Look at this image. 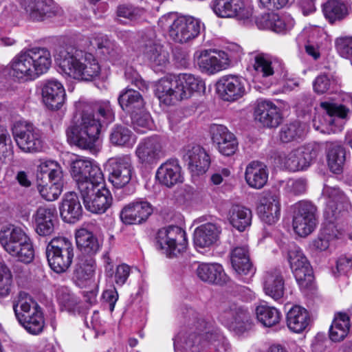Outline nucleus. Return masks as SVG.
<instances>
[{
	"label": "nucleus",
	"instance_id": "nucleus-11",
	"mask_svg": "<svg viewBox=\"0 0 352 352\" xmlns=\"http://www.w3.org/2000/svg\"><path fill=\"white\" fill-rule=\"evenodd\" d=\"M104 182L81 186L79 190L85 208L92 213H104L112 204L110 191L104 186Z\"/></svg>",
	"mask_w": 352,
	"mask_h": 352
},
{
	"label": "nucleus",
	"instance_id": "nucleus-27",
	"mask_svg": "<svg viewBox=\"0 0 352 352\" xmlns=\"http://www.w3.org/2000/svg\"><path fill=\"white\" fill-rule=\"evenodd\" d=\"M21 3L32 21H43L58 12L53 0H21Z\"/></svg>",
	"mask_w": 352,
	"mask_h": 352
},
{
	"label": "nucleus",
	"instance_id": "nucleus-35",
	"mask_svg": "<svg viewBox=\"0 0 352 352\" xmlns=\"http://www.w3.org/2000/svg\"><path fill=\"white\" fill-rule=\"evenodd\" d=\"M221 233L220 227L208 223L197 227L194 232L193 241L197 248H209L217 243Z\"/></svg>",
	"mask_w": 352,
	"mask_h": 352
},
{
	"label": "nucleus",
	"instance_id": "nucleus-61",
	"mask_svg": "<svg viewBox=\"0 0 352 352\" xmlns=\"http://www.w3.org/2000/svg\"><path fill=\"white\" fill-rule=\"evenodd\" d=\"M134 129L144 133L145 129L150 127L151 116L144 109L129 113Z\"/></svg>",
	"mask_w": 352,
	"mask_h": 352
},
{
	"label": "nucleus",
	"instance_id": "nucleus-30",
	"mask_svg": "<svg viewBox=\"0 0 352 352\" xmlns=\"http://www.w3.org/2000/svg\"><path fill=\"white\" fill-rule=\"evenodd\" d=\"M263 289L266 295L275 300L284 296V278L280 268H272L265 271L263 276Z\"/></svg>",
	"mask_w": 352,
	"mask_h": 352
},
{
	"label": "nucleus",
	"instance_id": "nucleus-60",
	"mask_svg": "<svg viewBox=\"0 0 352 352\" xmlns=\"http://www.w3.org/2000/svg\"><path fill=\"white\" fill-rule=\"evenodd\" d=\"M302 37H307L308 44H323V43L331 42V38L328 34L321 29L318 28H309L303 30Z\"/></svg>",
	"mask_w": 352,
	"mask_h": 352
},
{
	"label": "nucleus",
	"instance_id": "nucleus-62",
	"mask_svg": "<svg viewBox=\"0 0 352 352\" xmlns=\"http://www.w3.org/2000/svg\"><path fill=\"white\" fill-rule=\"evenodd\" d=\"M221 54L228 69L241 60L243 52L240 45H232L226 50H221Z\"/></svg>",
	"mask_w": 352,
	"mask_h": 352
},
{
	"label": "nucleus",
	"instance_id": "nucleus-15",
	"mask_svg": "<svg viewBox=\"0 0 352 352\" xmlns=\"http://www.w3.org/2000/svg\"><path fill=\"white\" fill-rule=\"evenodd\" d=\"M14 138L19 148L26 153H36L43 148L41 131L30 123H19L12 131Z\"/></svg>",
	"mask_w": 352,
	"mask_h": 352
},
{
	"label": "nucleus",
	"instance_id": "nucleus-55",
	"mask_svg": "<svg viewBox=\"0 0 352 352\" xmlns=\"http://www.w3.org/2000/svg\"><path fill=\"white\" fill-rule=\"evenodd\" d=\"M63 184L60 181H49L43 184H38L37 188L41 196L47 201H53L58 198L62 192Z\"/></svg>",
	"mask_w": 352,
	"mask_h": 352
},
{
	"label": "nucleus",
	"instance_id": "nucleus-46",
	"mask_svg": "<svg viewBox=\"0 0 352 352\" xmlns=\"http://www.w3.org/2000/svg\"><path fill=\"white\" fill-rule=\"evenodd\" d=\"M257 320L265 327H270L277 324L282 317L281 313L274 307L265 302L258 305L255 309Z\"/></svg>",
	"mask_w": 352,
	"mask_h": 352
},
{
	"label": "nucleus",
	"instance_id": "nucleus-43",
	"mask_svg": "<svg viewBox=\"0 0 352 352\" xmlns=\"http://www.w3.org/2000/svg\"><path fill=\"white\" fill-rule=\"evenodd\" d=\"M347 201L345 196L338 190H331L324 210V214L331 221L339 217L340 213L347 208Z\"/></svg>",
	"mask_w": 352,
	"mask_h": 352
},
{
	"label": "nucleus",
	"instance_id": "nucleus-42",
	"mask_svg": "<svg viewBox=\"0 0 352 352\" xmlns=\"http://www.w3.org/2000/svg\"><path fill=\"white\" fill-rule=\"evenodd\" d=\"M228 219L234 228L243 232L251 224L252 211L243 206L233 205L229 210Z\"/></svg>",
	"mask_w": 352,
	"mask_h": 352
},
{
	"label": "nucleus",
	"instance_id": "nucleus-32",
	"mask_svg": "<svg viewBox=\"0 0 352 352\" xmlns=\"http://www.w3.org/2000/svg\"><path fill=\"white\" fill-rule=\"evenodd\" d=\"M36 232L40 236H48L54 231L56 209L40 206L33 214Z\"/></svg>",
	"mask_w": 352,
	"mask_h": 352
},
{
	"label": "nucleus",
	"instance_id": "nucleus-13",
	"mask_svg": "<svg viewBox=\"0 0 352 352\" xmlns=\"http://www.w3.org/2000/svg\"><path fill=\"white\" fill-rule=\"evenodd\" d=\"M70 172L76 182L78 190L81 186H88L92 183L104 182V175L100 166L86 157H76L70 164Z\"/></svg>",
	"mask_w": 352,
	"mask_h": 352
},
{
	"label": "nucleus",
	"instance_id": "nucleus-6",
	"mask_svg": "<svg viewBox=\"0 0 352 352\" xmlns=\"http://www.w3.org/2000/svg\"><path fill=\"white\" fill-rule=\"evenodd\" d=\"M158 25L168 31V36L174 42L184 44L192 42L200 34V21L191 16H178L168 13L158 21Z\"/></svg>",
	"mask_w": 352,
	"mask_h": 352
},
{
	"label": "nucleus",
	"instance_id": "nucleus-45",
	"mask_svg": "<svg viewBox=\"0 0 352 352\" xmlns=\"http://www.w3.org/2000/svg\"><path fill=\"white\" fill-rule=\"evenodd\" d=\"M109 140L114 146L131 148L136 142V137L128 127L117 124L111 129Z\"/></svg>",
	"mask_w": 352,
	"mask_h": 352
},
{
	"label": "nucleus",
	"instance_id": "nucleus-34",
	"mask_svg": "<svg viewBox=\"0 0 352 352\" xmlns=\"http://www.w3.org/2000/svg\"><path fill=\"white\" fill-rule=\"evenodd\" d=\"M60 214L63 220L69 223H74L81 219L82 207L75 192L65 194L60 207Z\"/></svg>",
	"mask_w": 352,
	"mask_h": 352
},
{
	"label": "nucleus",
	"instance_id": "nucleus-25",
	"mask_svg": "<svg viewBox=\"0 0 352 352\" xmlns=\"http://www.w3.org/2000/svg\"><path fill=\"white\" fill-rule=\"evenodd\" d=\"M230 261L233 270L245 282L254 275L256 268L250 261L247 246L234 248L230 252Z\"/></svg>",
	"mask_w": 352,
	"mask_h": 352
},
{
	"label": "nucleus",
	"instance_id": "nucleus-17",
	"mask_svg": "<svg viewBox=\"0 0 352 352\" xmlns=\"http://www.w3.org/2000/svg\"><path fill=\"white\" fill-rule=\"evenodd\" d=\"M135 155L139 163L153 165L164 156V143L162 138L153 135L142 140L135 149Z\"/></svg>",
	"mask_w": 352,
	"mask_h": 352
},
{
	"label": "nucleus",
	"instance_id": "nucleus-52",
	"mask_svg": "<svg viewBox=\"0 0 352 352\" xmlns=\"http://www.w3.org/2000/svg\"><path fill=\"white\" fill-rule=\"evenodd\" d=\"M144 56L153 67H165L169 63V52L164 45H145Z\"/></svg>",
	"mask_w": 352,
	"mask_h": 352
},
{
	"label": "nucleus",
	"instance_id": "nucleus-58",
	"mask_svg": "<svg viewBox=\"0 0 352 352\" xmlns=\"http://www.w3.org/2000/svg\"><path fill=\"white\" fill-rule=\"evenodd\" d=\"M56 298L58 303L67 311H74L78 304L76 298L67 287H59L56 289Z\"/></svg>",
	"mask_w": 352,
	"mask_h": 352
},
{
	"label": "nucleus",
	"instance_id": "nucleus-57",
	"mask_svg": "<svg viewBox=\"0 0 352 352\" xmlns=\"http://www.w3.org/2000/svg\"><path fill=\"white\" fill-rule=\"evenodd\" d=\"M302 135L303 130L297 121L283 125L279 132L280 140L285 143L296 140Z\"/></svg>",
	"mask_w": 352,
	"mask_h": 352
},
{
	"label": "nucleus",
	"instance_id": "nucleus-5",
	"mask_svg": "<svg viewBox=\"0 0 352 352\" xmlns=\"http://www.w3.org/2000/svg\"><path fill=\"white\" fill-rule=\"evenodd\" d=\"M184 318L187 320L188 324L192 325L198 333H190L182 344L185 345L186 342L189 340L192 341V336L195 335L197 338H193L195 344L199 346L201 339L204 338L206 341L213 345L216 352H231V346L227 339L220 333L219 329H214L210 324H208L203 318L199 317L198 313L191 307H186L183 312ZM182 338L181 333H179Z\"/></svg>",
	"mask_w": 352,
	"mask_h": 352
},
{
	"label": "nucleus",
	"instance_id": "nucleus-21",
	"mask_svg": "<svg viewBox=\"0 0 352 352\" xmlns=\"http://www.w3.org/2000/svg\"><path fill=\"white\" fill-rule=\"evenodd\" d=\"M217 91L226 101H235L245 94V80L235 75L222 76L217 82Z\"/></svg>",
	"mask_w": 352,
	"mask_h": 352
},
{
	"label": "nucleus",
	"instance_id": "nucleus-36",
	"mask_svg": "<svg viewBox=\"0 0 352 352\" xmlns=\"http://www.w3.org/2000/svg\"><path fill=\"white\" fill-rule=\"evenodd\" d=\"M118 102L120 108L128 114L140 111L144 107V100L142 94L128 87L120 92Z\"/></svg>",
	"mask_w": 352,
	"mask_h": 352
},
{
	"label": "nucleus",
	"instance_id": "nucleus-18",
	"mask_svg": "<svg viewBox=\"0 0 352 352\" xmlns=\"http://www.w3.org/2000/svg\"><path fill=\"white\" fill-rule=\"evenodd\" d=\"M320 107L327 113L328 118L326 122L331 128L329 129L323 124L321 126L317 125V120L314 118L313 122L316 130L320 131L321 133H329V131L333 133L340 131L343 128V120L346 118L349 113V109L333 100L321 102Z\"/></svg>",
	"mask_w": 352,
	"mask_h": 352
},
{
	"label": "nucleus",
	"instance_id": "nucleus-53",
	"mask_svg": "<svg viewBox=\"0 0 352 352\" xmlns=\"http://www.w3.org/2000/svg\"><path fill=\"white\" fill-rule=\"evenodd\" d=\"M95 269L96 263L91 257L78 258L74 271V277L80 281L89 280L94 276Z\"/></svg>",
	"mask_w": 352,
	"mask_h": 352
},
{
	"label": "nucleus",
	"instance_id": "nucleus-40",
	"mask_svg": "<svg viewBox=\"0 0 352 352\" xmlns=\"http://www.w3.org/2000/svg\"><path fill=\"white\" fill-rule=\"evenodd\" d=\"M254 69L256 74L262 77L272 76L282 67L280 60L267 54L258 53L254 56Z\"/></svg>",
	"mask_w": 352,
	"mask_h": 352
},
{
	"label": "nucleus",
	"instance_id": "nucleus-20",
	"mask_svg": "<svg viewBox=\"0 0 352 352\" xmlns=\"http://www.w3.org/2000/svg\"><path fill=\"white\" fill-rule=\"evenodd\" d=\"M183 160L187 163L189 170L195 175L205 173L210 164V157L200 145L190 144L182 151Z\"/></svg>",
	"mask_w": 352,
	"mask_h": 352
},
{
	"label": "nucleus",
	"instance_id": "nucleus-12",
	"mask_svg": "<svg viewBox=\"0 0 352 352\" xmlns=\"http://www.w3.org/2000/svg\"><path fill=\"white\" fill-rule=\"evenodd\" d=\"M156 241L157 248L170 258L184 252L188 245L186 232L178 226L160 229Z\"/></svg>",
	"mask_w": 352,
	"mask_h": 352
},
{
	"label": "nucleus",
	"instance_id": "nucleus-64",
	"mask_svg": "<svg viewBox=\"0 0 352 352\" xmlns=\"http://www.w3.org/2000/svg\"><path fill=\"white\" fill-rule=\"evenodd\" d=\"M307 188V181L305 178L289 179L285 189L287 192L294 195H300L304 194Z\"/></svg>",
	"mask_w": 352,
	"mask_h": 352
},
{
	"label": "nucleus",
	"instance_id": "nucleus-10",
	"mask_svg": "<svg viewBox=\"0 0 352 352\" xmlns=\"http://www.w3.org/2000/svg\"><path fill=\"white\" fill-rule=\"evenodd\" d=\"M74 256V245L65 237H54L47 244L46 256L50 268L58 274L65 272Z\"/></svg>",
	"mask_w": 352,
	"mask_h": 352
},
{
	"label": "nucleus",
	"instance_id": "nucleus-47",
	"mask_svg": "<svg viewBox=\"0 0 352 352\" xmlns=\"http://www.w3.org/2000/svg\"><path fill=\"white\" fill-rule=\"evenodd\" d=\"M322 11L325 18L331 23L342 20L349 14L347 5L340 0L327 1L323 5Z\"/></svg>",
	"mask_w": 352,
	"mask_h": 352
},
{
	"label": "nucleus",
	"instance_id": "nucleus-50",
	"mask_svg": "<svg viewBox=\"0 0 352 352\" xmlns=\"http://www.w3.org/2000/svg\"><path fill=\"white\" fill-rule=\"evenodd\" d=\"M91 108L96 119L100 120V124L107 125L115 120V112L109 100L98 101L91 105H85Z\"/></svg>",
	"mask_w": 352,
	"mask_h": 352
},
{
	"label": "nucleus",
	"instance_id": "nucleus-28",
	"mask_svg": "<svg viewBox=\"0 0 352 352\" xmlns=\"http://www.w3.org/2000/svg\"><path fill=\"white\" fill-rule=\"evenodd\" d=\"M42 96L46 106L52 109H59L65 100V91L60 82L56 79L47 80L42 87Z\"/></svg>",
	"mask_w": 352,
	"mask_h": 352
},
{
	"label": "nucleus",
	"instance_id": "nucleus-23",
	"mask_svg": "<svg viewBox=\"0 0 352 352\" xmlns=\"http://www.w3.org/2000/svg\"><path fill=\"white\" fill-rule=\"evenodd\" d=\"M152 213L151 204L140 200L126 205L120 212V218L125 225H137L145 222Z\"/></svg>",
	"mask_w": 352,
	"mask_h": 352
},
{
	"label": "nucleus",
	"instance_id": "nucleus-49",
	"mask_svg": "<svg viewBox=\"0 0 352 352\" xmlns=\"http://www.w3.org/2000/svg\"><path fill=\"white\" fill-rule=\"evenodd\" d=\"M350 328L349 316L339 313L334 318L329 329V338L333 342L342 340L348 334Z\"/></svg>",
	"mask_w": 352,
	"mask_h": 352
},
{
	"label": "nucleus",
	"instance_id": "nucleus-4",
	"mask_svg": "<svg viewBox=\"0 0 352 352\" xmlns=\"http://www.w3.org/2000/svg\"><path fill=\"white\" fill-rule=\"evenodd\" d=\"M102 124L91 108L83 107L80 118L67 130L68 138L83 149H92L98 140Z\"/></svg>",
	"mask_w": 352,
	"mask_h": 352
},
{
	"label": "nucleus",
	"instance_id": "nucleus-19",
	"mask_svg": "<svg viewBox=\"0 0 352 352\" xmlns=\"http://www.w3.org/2000/svg\"><path fill=\"white\" fill-rule=\"evenodd\" d=\"M109 180L117 188L126 186L131 179L133 166L128 155L112 157L108 160Z\"/></svg>",
	"mask_w": 352,
	"mask_h": 352
},
{
	"label": "nucleus",
	"instance_id": "nucleus-37",
	"mask_svg": "<svg viewBox=\"0 0 352 352\" xmlns=\"http://www.w3.org/2000/svg\"><path fill=\"white\" fill-rule=\"evenodd\" d=\"M198 277L209 283L223 285L228 280L222 265L218 263H202L197 269Z\"/></svg>",
	"mask_w": 352,
	"mask_h": 352
},
{
	"label": "nucleus",
	"instance_id": "nucleus-59",
	"mask_svg": "<svg viewBox=\"0 0 352 352\" xmlns=\"http://www.w3.org/2000/svg\"><path fill=\"white\" fill-rule=\"evenodd\" d=\"M12 285V272L3 261H0V298L10 294Z\"/></svg>",
	"mask_w": 352,
	"mask_h": 352
},
{
	"label": "nucleus",
	"instance_id": "nucleus-41",
	"mask_svg": "<svg viewBox=\"0 0 352 352\" xmlns=\"http://www.w3.org/2000/svg\"><path fill=\"white\" fill-rule=\"evenodd\" d=\"M287 325L295 333L303 331L310 322L309 314L305 308L295 305L287 314Z\"/></svg>",
	"mask_w": 352,
	"mask_h": 352
},
{
	"label": "nucleus",
	"instance_id": "nucleus-54",
	"mask_svg": "<svg viewBox=\"0 0 352 352\" xmlns=\"http://www.w3.org/2000/svg\"><path fill=\"white\" fill-rule=\"evenodd\" d=\"M25 232L19 227L9 226L0 231V243L3 249L8 252L14 250V244L16 240L22 236Z\"/></svg>",
	"mask_w": 352,
	"mask_h": 352
},
{
	"label": "nucleus",
	"instance_id": "nucleus-24",
	"mask_svg": "<svg viewBox=\"0 0 352 352\" xmlns=\"http://www.w3.org/2000/svg\"><path fill=\"white\" fill-rule=\"evenodd\" d=\"M210 6L219 17L248 19L251 16L250 10L243 0H212Z\"/></svg>",
	"mask_w": 352,
	"mask_h": 352
},
{
	"label": "nucleus",
	"instance_id": "nucleus-63",
	"mask_svg": "<svg viewBox=\"0 0 352 352\" xmlns=\"http://www.w3.org/2000/svg\"><path fill=\"white\" fill-rule=\"evenodd\" d=\"M224 140L218 143L216 146L220 153L230 156L235 153L238 148V142L234 135H228Z\"/></svg>",
	"mask_w": 352,
	"mask_h": 352
},
{
	"label": "nucleus",
	"instance_id": "nucleus-14",
	"mask_svg": "<svg viewBox=\"0 0 352 352\" xmlns=\"http://www.w3.org/2000/svg\"><path fill=\"white\" fill-rule=\"evenodd\" d=\"M316 206L311 201L302 200L294 205L293 228L297 234L306 236L316 228Z\"/></svg>",
	"mask_w": 352,
	"mask_h": 352
},
{
	"label": "nucleus",
	"instance_id": "nucleus-56",
	"mask_svg": "<svg viewBox=\"0 0 352 352\" xmlns=\"http://www.w3.org/2000/svg\"><path fill=\"white\" fill-rule=\"evenodd\" d=\"M38 170L42 178L47 177L49 181H60L63 177V172L60 166L54 160H45L42 162Z\"/></svg>",
	"mask_w": 352,
	"mask_h": 352
},
{
	"label": "nucleus",
	"instance_id": "nucleus-16",
	"mask_svg": "<svg viewBox=\"0 0 352 352\" xmlns=\"http://www.w3.org/2000/svg\"><path fill=\"white\" fill-rule=\"evenodd\" d=\"M290 267L301 289L308 288L314 280L312 268L302 250L293 245L288 251Z\"/></svg>",
	"mask_w": 352,
	"mask_h": 352
},
{
	"label": "nucleus",
	"instance_id": "nucleus-2",
	"mask_svg": "<svg viewBox=\"0 0 352 352\" xmlns=\"http://www.w3.org/2000/svg\"><path fill=\"white\" fill-rule=\"evenodd\" d=\"M51 64L50 52L45 47H36L17 54L3 70L15 80L27 82L46 73Z\"/></svg>",
	"mask_w": 352,
	"mask_h": 352
},
{
	"label": "nucleus",
	"instance_id": "nucleus-29",
	"mask_svg": "<svg viewBox=\"0 0 352 352\" xmlns=\"http://www.w3.org/2000/svg\"><path fill=\"white\" fill-rule=\"evenodd\" d=\"M256 120L264 126L277 127L282 122V116L278 108L269 100H258L254 110Z\"/></svg>",
	"mask_w": 352,
	"mask_h": 352
},
{
	"label": "nucleus",
	"instance_id": "nucleus-39",
	"mask_svg": "<svg viewBox=\"0 0 352 352\" xmlns=\"http://www.w3.org/2000/svg\"><path fill=\"white\" fill-rule=\"evenodd\" d=\"M245 178L250 187L256 189L262 188L268 179L267 166L259 162H252L246 167Z\"/></svg>",
	"mask_w": 352,
	"mask_h": 352
},
{
	"label": "nucleus",
	"instance_id": "nucleus-8",
	"mask_svg": "<svg viewBox=\"0 0 352 352\" xmlns=\"http://www.w3.org/2000/svg\"><path fill=\"white\" fill-rule=\"evenodd\" d=\"M320 151V145L312 142L294 149L287 154L278 153L275 160H277L281 166L290 171L304 170L314 163Z\"/></svg>",
	"mask_w": 352,
	"mask_h": 352
},
{
	"label": "nucleus",
	"instance_id": "nucleus-7",
	"mask_svg": "<svg viewBox=\"0 0 352 352\" xmlns=\"http://www.w3.org/2000/svg\"><path fill=\"white\" fill-rule=\"evenodd\" d=\"M25 294H20L13 309L17 320L30 334L38 335L44 328L45 320L41 307L31 297L23 298Z\"/></svg>",
	"mask_w": 352,
	"mask_h": 352
},
{
	"label": "nucleus",
	"instance_id": "nucleus-9",
	"mask_svg": "<svg viewBox=\"0 0 352 352\" xmlns=\"http://www.w3.org/2000/svg\"><path fill=\"white\" fill-rule=\"evenodd\" d=\"M219 321L236 335H242L252 328L251 315L248 309L235 302H224L219 316Z\"/></svg>",
	"mask_w": 352,
	"mask_h": 352
},
{
	"label": "nucleus",
	"instance_id": "nucleus-31",
	"mask_svg": "<svg viewBox=\"0 0 352 352\" xmlns=\"http://www.w3.org/2000/svg\"><path fill=\"white\" fill-rule=\"evenodd\" d=\"M156 178L160 184L169 188L182 183L183 177L179 161L170 159L162 164L157 170Z\"/></svg>",
	"mask_w": 352,
	"mask_h": 352
},
{
	"label": "nucleus",
	"instance_id": "nucleus-22",
	"mask_svg": "<svg viewBox=\"0 0 352 352\" xmlns=\"http://www.w3.org/2000/svg\"><path fill=\"white\" fill-rule=\"evenodd\" d=\"M259 218L268 224L276 223L280 217V195L276 192H265L260 199L257 207Z\"/></svg>",
	"mask_w": 352,
	"mask_h": 352
},
{
	"label": "nucleus",
	"instance_id": "nucleus-44",
	"mask_svg": "<svg viewBox=\"0 0 352 352\" xmlns=\"http://www.w3.org/2000/svg\"><path fill=\"white\" fill-rule=\"evenodd\" d=\"M14 250L8 252L10 255L15 256L21 262L29 263L34 256V250L30 239L25 232L21 236L14 244Z\"/></svg>",
	"mask_w": 352,
	"mask_h": 352
},
{
	"label": "nucleus",
	"instance_id": "nucleus-38",
	"mask_svg": "<svg viewBox=\"0 0 352 352\" xmlns=\"http://www.w3.org/2000/svg\"><path fill=\"white\" fill-rule=\"evenodd\" d=\"M40 42L47 44H78L85 43V44H104L109 42V38L104 36H97L93 38L85 36L80 34H71L64 36H54L45 37L40 40Z\"/></svg>",
	"mask_w": 352,
	"mask_h": 352
},
{
	"label": "nucleus",
	"instance_id": "nucleus-33",
	"mask_svg": "<svg viewBox=\"0 0 352 352\" xmlns=\"http://www.w3.org/2000/svg\"><path fill=\"white\" fill-rule=\"evenodd\" d=\"M260 28L270 29L277 33H286L292 29L294 21L290 15H279L276 13H267L257 20Z\"/></svg>",
	"mask_w": 352,
	"mask_h": 352
},
{
	"label": "nucleus",
	"instance_id": "nucleus-1",
	"mask_svg": "<svg viewBox=\"0 0 352 352\" xmlns=\"http://www.w3.org/2000/svg\"><path fill=\"white\" fill-rule=\"evenodd\" d=\"M54 56L61 72L74 79L89 81L100 74V67L93 54L78 52L74 45H56Z\"/></svg>",
	"mask_w": 352,
	"mask_h": 352
},
{
	"label": "nucleus",
	"instance_id": "nucleus-26",
	"mask_svg": "<svg viewBox=\"0 0 352 352\" xmlns=\"http://www.w3.org/2000/svg\"><path fill=\"white\" fill-rule=\"evenodd\" d=\"M194 56L201 71L207 74H214L227 69L221 50H204L196 52Z\"/></svg>",
	"mask_w": 352,
	"mask_h": 352
},
{
	"label": "nucleus",
	"instance_id": "nucleus-48",
	"mask_svg": "<svg viewBox=\"0 0 352 352\" xmlns=\"http://www.w3.org/2000/svg\"><path fill=\"white\" fill-rule=\"evenodd\" d=\"M76 245L79 250L87 254L96 253L100 248L97 238L86 229H80L76 233Z\"/></svg>",
	"mask_w": 352,
	"mask_h": 352
},
{
	"label": "nucleus",
	"instance_id": "nucleus-3",
	"mask_svg": "<svg viewBox=\"0 0 352 352\" xmlns=\"http://www.w3.org/2000/svg\"><path fill=\"white\" fill-rule=\"evenodd\" d=\"M204 82L190 74H182L177 78H162L155 85V95L160 103L172 105L188 98L193 92L204 91Z\"/></svg>",
	"mask_w": 352,
	"mask_h": 352
},
{
	"label": "nucleus",
	"instance_id": "nucleus-51",
	"mask_svg": "<svg viewBox=\"0 0 352 352\" xmlns=\"http://www.w3.org/2000/svg\"><path fill=\"white\" fill-rule=\"evenodd\" d=\"M344 148L338 143H331L327 153V162L331 170L340 173L346 160Z\"/></svg>",
	"mask_w": 352,
	"mask_h": 352
}]
</instances>
